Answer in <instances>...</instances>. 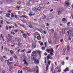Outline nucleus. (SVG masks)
Segmentation results:
<instances>
[{"instance_id": "f257e3e1", "label": "nucleus", "mask_w": 73, "mask_h": 73, "mask_svg": "<svg viewBox=\"0 0 73 73\" xmlns=\"http://www.w3.org/2000/svg\"><path fill=\"white\" fill-rule=\"evenodd\" d=\"M65 5L66 7H69V5H70V4L69 3L68 1H65Z\"/></svg>"}, {"instance_id": "f03ea898", "label": "nucleus", "mask_w": 73, "mask_h": 73, "mask_svg": "<svg viewBox=\"0 0 73 73\" xmlns=\"http://www.w3.org/2000/svg\"><path fill=\"white\" fill-rule=\"evenodd\" d=\"M62 21L63 23H66V22H67V21H66V18H62Z\"/></svg>"}, {"instance_id": "7ed1b4c3", "label": "nucleus", "mask_w": 73, "mask_h": 73, "mask_svg": "<svg viewBox=\"0 0 73 73\" xmlns=\"http://www.w3.org/2000/svg\"><path fill=\"white\" fill-rule=\"evenodd\" d=\"M12 38V37L11 36H8L7 39H8V41H10L11 42V41H12V39H11V38Z\"/></svg>"}, {"instance_id": "20e7f679", "label": "nucleus", "mask_w": 73, "mask_h": 73, "mask_svg": "<svg viewBox=\"0 0 73 73\" xmlns=\"http://www.w3.org/2000/svg\"><path fill=\"white\" fill-rule=\"evenodd\" d=\"M36 51H33L32 52V56H36Z\"/></svg>"}, {"instance_id": "39448f33", "label": "nucleus", "mask_w": 73, "mask_h": 73, "mask_svg": "<svg viewBox=\"0 0 73 73\" xmlns=\"http://www.w3.org/2000/svg\"><path fill=\"white\" fill-rule=\"evenodd\" d=\"M39 36H37L36 37L37 39L38 40H41V36L40 35H38Z\"/></svg>"}, {"instance_id": "423d86ee", "label": "nucleus", "mask_w": 73, "mask_h": 73, "mask_svg": "<svg viewBox=\"0 0 73 73\" xmlns=\"http://www.w3.org/2000/svg\"><path fill=\"white\" fill-rule=\"evenodd\" d=\"M37 52L38 54L40 57L41 56V52L40 51H38Z\"/></svg>"}, {"instance_id": "0eeeda50", "label": "nucleus", "mask_w": 73, "mask_h": 73, "mask_svg": "<svg viewBox=\"0 0 73 73\" xmlns=\"http://www.w3.org/2000/svg\"><path fill=\"white\" fill-rule=\"evenodd\" d=\"M34 63L35 64H38L39 63V61L36 60L34 61Z\"/></svg>"}, {"instance_id": "6e6552de", "label": "nucleus", "mask_w": 73, "mask_h": 73, "mask_svg": "<svg viewBox=\"0 0 73 73\" xmlns=\"http://www.w3.org/2000/svg\"><path fill=\"white\" fill-rule=\"evenodd\" d=\"M15 42H17V41L18 42H20L21 41V40L20 39L17 38H15Z\"/></svg>"}, {"instance_id": "1a4fd4ad", "label": "nucleus", "mask_w": 73, "mask_h": 73, "mask_svg": "<svg viewBox=\"0 0 73 73\" xmlns=\"http://www.w3.org/2000/svg\"><path fill=\"white\" fill-rule=\"evenodd\" d=\"M36 44H33L32 46V48H33V49H35V48H36Z\"/></svg>"}, {"instance_id": "9d476101", "label": "nucleus", "mask_w": 73, "mask_h": 73, "mask_svg": "<svg viewBox=\"0 0 73 73\" xmlns=\"http://www.w3.org/2000/svg\"><path fill=\"white\" fill-rule=\"evenodd\" d=\"M34 70V71H36V70H38V67H36V68H34L33 69Z\"/></svg>"}, {"instance_id": "9b49d317", "label": "nucleus", "mask_w": 73, "mask_h": 73, "mask_svg": "<svg viewBox=\"0 0 73 73\" xmlns=\"http://www.w3.org/2000/svg\"><path fill=\"white\" fill-rule=\"evenodd\" d=\"M26 70H27L28 71V72H31V69L29 68H28V67H26Z\"/></svg>"}, {"instance_id": "f8f14e48", "label": "nucleus", "mask_w": 73, "mask_h": 73, "mask_svg": "<svg viewBox=\"0 0 73 73\" xmlns=\"http://www.w3.org/2000/svg\"><path fill=\"white\" fill-rule=\"evenodd\" d=\"M27 35L25 34H24L23 35V37L24 38H26L27 37Z\"/></svg>"}, {"instance_id": "ddd939ff", "label": "nucleus", "mask_w": 73, "mask_h": 73, "mask_svg": "<svg viewBox=\"0 0 73 73\" xmlns=\"http://www.w3.org/2000/svg\"><path fill=\"white\" fill-rule=\"evenodd\" d=\"M13 57H14V58H15V59H18V58H17V56H16V55L15 54H14L13 55Z\"/></svg>"}, {"instance_id": "4468645a", "label": "nucleus", "mask_w": 73, "mask_h": 73, "mask_svg": "<svg viewBox=\"0 0 73 73\" xmlns=\"http://www.w3.org/2000/svg\"><path fill=\"white\" fill-rule=\"evenodd\" d=\"M10 53H11V54H14V52L12 50L10 51Z\"/></svg>"}, {"instance_id": "2eb2a0df", "label": "nucleus", "mask_w": 73, "mask_h": 73, "mask_svg": "<svg viewBox=\"0 0 73 73\" xmlns=\"http://www.w3.org/2000/svg\"><path fill=\"white\" fill-rule=\"evenodd\" d=\"M10 15H11V14H7L6 15V16L7 17H10Z\"/></svg>"}, {"instance_id": "dca6fc26", "label": "nucleus", "mask_w": 73, "mask_h": 73, "mask_svg": "<svg viewBox=\"0 0 73 73\" xmlns=\"http://www.w3.org/2000/svg\"><path fill=\"white\" fill-rule=\"evenodd\" d=\"M47 57H49L50 59H52V57L50 56V55L48 54V56Z\"/></svg>"}, {"instance_id": "f3484780", "label": "nucleus", "mask_w": 73, "mask_h": 73, "mask_svg": "<svg viewBox=\"0 0 73 73\" xmlns=\"http://www.w3.org/2000/svg\"><path fill=\"white\" fill-rule=\"evenodd\" d=\"M48 68H49V65H47L46 66V71L48 70Z\"/></svg>"}, {"instance_id": "a211bd4d", "label": "nucleus", "mask_w": 73, "mask_h": 73, "mask_svg": "<svg viewBox=\"0 0 73 73\" xmlns=\"http://www.w3.org/2000/svg\"><path fill=\"white\" fill-rule=\"evenodd\" d=\"M50 52H52L53 53L54 52V50H53V49H52L51 50H50Z\"/></svg>"}, {"instance_id": "6ab92c4d", "label": "nucleus", "mask_w": 73, "mask_h": 73, "mask_svg": "<svg viewBox=\"0 0 73 73\" xmlns=\"http://www.w3.org/2000/svg\"><path fill=\"white\" fill-rule=\"evenodd\" d=\"M11 17H15V15H13V13H12L11 14Z\"/></svg>"}, {"instance_id": "aec40b11", "label": "nucleus", "mask_w": 73, "mask_h": 73, "mask_svg": "<svg viewBox=\"0 0 73 73\" xmlns=\"http://www.w3.org/2000/svg\"><path fill=\"white\" fill-rule=\"evenodd\" d=\"M50 56H54V54L52 52H50Z\"/></svg>"}, {"instance_id": "412c9836", "label": "nucleus", "mask_w": 73, "mask_h": 73, "mask_svg": "<svg viewBox=\"0 0 73 73\" xmlns=\"http://www.w3.org/2000/svg\"><path fill=\"white\" fill-rule=\"evenodd\" d=\"M62 33L63 34H65V29H62Z\"/></svg>"}, {"instance_id": "4be33fe9", "label": "nucleus", "mask_w": 73, "mask_h": 73, "mask_svg": "<svg viewBox=\"0 0 73 73\" xmlns=\"http://www.w3.org/2000/svg\"><path fill=\"white\" fill-rule=\"evenodd\" d=\"M64 71L65 72H66V71H68V68H67L65 70H64Z\"/></svg>"}, {"instance_id": "5701e85b", "label": "nucleus", "mask_w": 73, "mask_h": 73, "mask_svg": "<svg viewBox=\"0 0 73 73\" xmlns=\"http://www.w3.org/2000/svg\"><path fill=\"white\" fill-rule=\"evenodd\" d=\"M33 60H34V61H35L36 60H37V59L35 57H34L33 59Z\"/></svg>"}, {"instance_id": "b1692460", "label": "nucleus", "mask_w": 73, "mask_h": 73, "mask_svg": "<svg viewBox=\"0 0 73 73\" xmlns=\"http://www.w3.org/2000/svg\"><path fill=\"white\" fill-rule=\"evenodd\" d=\"M26 5L28 6H29V5H30V3H29V2H27L26 4Z\"/></svg>"}, {"instance_id": "393cba45", "label": "nucleus", "mask_w": 73, "mask_h": 73, "mask_svg": "<svg viewBox=\"0 0 73 73\" xmlns=\"http://www.w3.org/2000/svg\"><path fill=\"white\" fill-rule=\"evenodd\" d=\"M56 32H55L54 33V38H55V37H56Z\"/></svg>"}, {"instance_id": "a878e982", "label": "nucleus", "mask_w": 73, "mask_h": 73, "mask_svg": "<svg viewBox=\"0 0 73 73\" xmlns=\"http://www.w3.org/2000/svg\"><path fill=\"white\" fill-rule=\"evenodd\" d=\"M14 25L16 27V28H18V26H17V25L16 24V23H14Z\"/></svg>"}, {"instance_id": "bb28decb", "label": "nucleus", "mask_w": 73, "mask_h": 73, "mask_svg": "<svg viewBox=\"0 0 73 73\" xmlns=\"http://www.w3.org/2000/svg\"><path fill=\"white\" fill-rule=\"evenodd\" d=\"M24 64L26 65V66H27V65H28V63H27V62H26V61L24 62Z\"/></svg>"}, {"instance_id": "cd10ccee", "label": "nucleus", "mask_w": 73, "mask_h": 73, "mask_svg": "<svg viewBox=\"0 0 73 73\" xmlns=\"http://www.w3.org/2000/svg\"><path fill=\"white\" fill-rule=\"evenodd\" d=\"M51 32L53 34V33H54V30L53 29H51Z\"/></svg>"}, {"instance_id": "c85d7f7f", "label": "nucleus", "mask_w": 73, "mask_h": 73, "mask_svg": "<svg viewBox=\"0 0 73 73\" xmlns=\"http://www.w3.org/2000/svg\"><path fill=\"white\" fill-rule=\"evenodd\" d=\"M14 17L15 18V19H18V18L17 16L16 15H15Z\"/></svg>"}, {"instance_id": "c756f323", "label": "nucleus", "mask_w": 73, "mask_h": 73, "mask_svg": "<svg viewBox=\"0 0 73 73\" xmlns=\"http://www.w3.org/2000/svg\"><path fill=\"white\" fill-rule=\"evenodd\" d=\"M24 51H25V49H24L23 50H22L21 51V52H22V53H24Z\"/></svg>"}, {"instance_id": "7c9ffc66", "label": "nucleus", "mask_w": 73, "mask_h": 73, "mask_svg": "<svg viewBox=\"0 0 73 73\" xmlns=\"http://www.w3.org/2000/svg\"><path fill=\"white\" fill-rule=\"evenodd\" d=\"M3 60H4V58H3L1 57V61H3Z\"/></svg>"}, {"instance_id": "2f4dec72", "label": "nucleus", "mask_w": 73, "mask_h": 73, "mask_svg": "<svg viewBox=\"0 0 73 73\" xmlns=\"http://www.w3.org/2000/svg\"><path fill=\"white\" fill-rule=\"evenodd\" d=\"M16 8H17L18 10H19V8H20V7H16Z\"/></svg>"}, {"instance_id": "473e14b6", "label": "nucleus", "mask_w": 73, "mask_h": 73, "mask_svg": "<svg viewBox=\"0 0 73 73\" xmlns=\"http://www.w3.org/2000/svg\"><path fill=\"white\" fill-rule=\"evenodd\" d=\"M8 13H12V11H8Z\"/></svg>"}, {"instance_id": "72a5a7b5", "label": "nucleus", "mask_w": 73, "mask_h": 73, "mask_svg": "<svg viewBox=\"0 0 73 73\" xmlns=\"http://www.w3.org/2000/svg\"><path fill=\"white\" fill-rule=\"evenodd\" d=\"M47 52H48L49 53V52H50V50H49V49H47L46 50Z\"/></svg>"}, {"instance_id": "f704fd0d", "label": "nucleus", "mask_w": 73, "mask_h": 73, "mask_svg": "<svg viewBox=\"0 0 73 73\" xmlns=\"http://www.w3.org/2000/svg\"><path fill=\"white\" fill-rule=\"evenodd\" d=\"M62 65H64V62H62L61 63Z\"/></svg>"}, {"instance_id": "c9c22d12", "label": "nucleus", "mask_w": 73, "mask_h": 73, "mask_svg": "<svg viewBox=\"0 0 73 73\" xmlns=\"http://www.w3.org/2000/svg\"><path fill=\"white\" fill-rule=\"evenodd\" d=\"M45 64H46V58H45V61H44Z\"/></svg>"}, {"instance_id": "e433bc0d", "label": "nucleus", "mask_w": 73, "mask_h": 73, "mask_svg": "<svg viewBox=\"0 0 73 73\" xmlns=\"http://www.w3.org/2000/svg\"><path fill=\"white\" fill-rule=\"evenodd\" d=\"M29 27L30 28H32V25H29Z\"/></svg>"}, {"instance_id": "4c0bfd02", "label": "nucleus", "mask_w": 73, "mask_h": 73, "mask_svg": "<svg viewBox=\"0 0 73 73\" xmlns=\"http://www.w3.org/2000/svg\"><path fill=\"white\" fill-rule=\"evenodd\" d=\"M70 23V22H69L67 24V25H68V26H69Z\"/></svg>"}, {"instance_id": "58836bf2", "label": "nucleus", "mask_w": 73, "mask_h": 73, "mask_svg": "<svg viewBox=\"0 0 73 73\" xmlns=\"http://www.w3.org/2000/svg\"><path fill=\"white\" fill-rule=\"evenodd\" d=\"M45 49V47H42V50H44Z\"/></svg>"}, {"instance_id": "ea45409f", "label": "nucleus", "mask_w": 73, "mask_h": 73, "mask_svg": "<svg viewBox=\"0 0 73 73\" xmlns=\"http://www.w3.org/2000/svg\"><path fill=\"white\" fill-rule=\"evenodd\" d=\"M12 63H13V62H11L10 63H9V62H8V64H10V65H11L12 64Z\"/></svg>"}, {"instance_id": "a19ab883", "label": "nucleus", "mask_w": 73, "mask_h": 73, "mask_svg": "<svg viewBox=\"0 0 73 73\" xmlns=\"http://www.w3.org/2000/svg\"><path fill=\"white\" fill-rule=\"evenodd\" d=\"M53 66H52L51 67V71H52V70H53Z\"/></svg>"}, {"instance_id": "79ce46f5", "label": "nucleus", "mask_w": 73, "mask_h": 73, "mask_svg": "<svg viewBox=\"0 0 73 73\" xmlns=\"http://www.w3.org/2000/svg\"><path fill=\"white\" fill-rule=\"evenodd\" d=\"M17 4H21V2L20 1H19L17 3Z\"/></svg>"}, {"instance_id": "37998d69", "label": "nucleus", "mask_w": 73, "mask_h": 73, "mask_svg": "<svg viewBox=\"0 0 73 73\" xmlns=\"http://www.w3.org/2000/svg\"><path fill=\"white\" fill-rule=\"evenodd\" d=\"M27 35H28V36H31V34H29V33H27Z\"/></svg>"}, {"instance_id": "c03bdc74", "label": "nucleus", "mask_w": 73, "mask_h": 73, "mask_svg": "<svg viewBox=\"0 0 73 73\" xmlns=\"http://www.w3.org/2000/svg\"><path fill=\"white\" fill-rule=\"evenodd\" d=\"M50 61L48 60V65H50Z\"/></svg>"}, {"instance_id": "a18cd8bd", "label": "nucleus", "mask_w": 73, "mask_h": 73, "mask_svg": "<svg viewBox=\"0 0 73 73\" xmlns=\"http://www.w3.org/2000/svg\"><path fill=\"white\" fill-rule=\"evenodd\" d=\"M66 50V49L64 48L63 50V52H65Z\"/></svg>"}, {"instance_id": "49530a36", "label": "nucleus", "mask_w": 73, "mask_h": 73, "mask_svg": "<svg viewBox=\"0 0 73 73\" xmlns=\"http://www.w3.org/2000/svg\"><path fill=\"white\" fill-rule=\"evenodd\" d=\"M41 7H39L38 8V10H40V9H41Z\"/></svg>"}, {"instance_id": "de8ad7c7", "label": "nucleus", "mask_w": 73, "mask_h": 73, "mask_svg": "<svg viewBox=\"0 0 73 73\" xmlns=\"http://www.w3.org/2000/svg\"><path fill=\"white\" fill-rule=\"evenodd\" d=\"M70 48H69V46L67 47V50H69L70 49Z\"/></svg>"}, {"instance_id": "09e8293b", "label": "nucleus", "mask_w": 73, "mask_h": 73, "mask_svg": "<svg viewBox=\"0 0 73 73\" xmlns=\"http://www.w3.org/2000/svg\"><path fill=\"white\" fill-rule=\"evenodd\" d=\"M37 10H38V9L37 8H35V11H37Z\"/></svg>"}, {"instance_id": "8fccbe9b", "label": "nucleus", "mask_w": 73, "mask_h": 73, "mask_svg": "<svg viewBox=\"0 0 73 73\" xmlns=\"http://www.w3.org/2000/svg\"><path fill=\"white\" fill-rule=\"evenodd\" d=\"M48 42L50 44L52 42H51V41H50V40H48Z\"/></svg>"}, {"instance_id": "3c124183", "label": "nucleus", "mask_w": 73, "mask_h": 73, "mask_svg": "<svg viewBox=\"0 0 73 73\" xmlns=\"http://www.w3.org/2000/svg\"><path fill=\"white\" fill-rule=\"evenodd\" d=\"M18 14L19 15H21V12H19L18 13Z\"/></svg>"}, {"instance_id": "603ef678", "label": "nucleus", "mask_w": 73, "mask_h": 73, "mask_svg": "<svg viewBox=\"0 0 73 73\" xmlns=\"http://www.w3.org/2000/svg\"><path fill=\"white\" fill-rule=\"evenodd\" d=\"M21 26L22 27H23V28H25V26H23L22 25H21Z\"/></svg>"}, {"instance_id": "864d4df0", "label": "nucleus", "mask_w": 73, "mask_h": 73, "mask_svg": "<svg viewBox=\"0 0 73 73\" xmlns=\"http://www.w3.org/2000/svg\"><path fill=\"white\" fill-rule=\"evenodd\" d=\"M40 45L41 46H42V45H43V42H41L40 44Z\"/></svg>"}, {"instance_id": "5fc2aeb1", "label": "nucleus", "mask_w": 73, "mask_h": 73, "mask_svg": "<svg viewBox=\"0 0 73 73\" xmlns=\"http://www.w3.org/2000/svg\"><path fill=\"white\" fill-rule=\"evenodd\" d=\"M28 58L29 59H30V58H31V56H28Z\"/></svg>"}, {"instance_id": "6e6d98bb", "label": "nucleus", "mask_w": 73, "mask_h": 73, "mask_svg": "<svg viewBox=\"0 0 73 73\" xmlns=\"http://www.w3.org/2000/svg\"><path fill=\"white\" fill-rule=\"evenodd\" d=\"M45 47H46V42H45L44 43Z\"/></svg>"}, {"instance_id": "4d7b16f0", "label": "nucleus", "mask_w": 73, "mask_h": 73, "mask_svg": "<svg viewBox=\"0 0 73 73\" xmlns=\"http://www.w3.org/2000/svg\"><path fill=\"white\" fill-rule=\"evenodd\" d=\"M31 28H32L33 29H34L35 28V27L33 26H32V27Z\"/></svg>"}, {"instance_id": "13d9d810", "label": "nucleus", "mask_w": 73, "mask_h": 73, "mask_svg": "<svg viewBox=\"0 0 73 73\" xmlns=\"http://www.w3.org/2000/svg\"><path fill=\"white\" fill-rule=\"evenodd\" d=\"M18 45L19 46H21V43H18Z\"/></svg>"}, {"instance_id": "bf43d9fd", "label": "nucleus", "mask_w": 73, "mask_h": 73, "mask_svg": "<svg viewBox=\"0 0 73 73\" xmlns=\"http://www.w3.org/2000/svg\"><path fill=\"white\" fill-rule=\"evenodd\" d=\"M5 70H3V71L2 72V73H5Z\"/></svg>"}, {"instance_id": "052dcab7", "label": "nucleus", "mask_w": 73, "mask_h": 73, "mask_svg": "<svg viewBox=\"0 0 73 73\" xmlns=\"http://www.w3.org/2000/svg\"><path fill=\"white\" fill-rule=\"evenodd\" d=\"M6 29H7V30H8V26H7L6 27Z\"/></svg>"}, {"instance_id": "680f3d73", "label": "nucleus", "mask_w": 73, "mask_h": 73, "mask_svg": "<svg viewBox=\"0 0 73 73\" xmlns=\"http://www.w3.org/2000/svg\"><path fill=\"white\" fill-rule=\"evenodd\" d=\"M10 61H12V60H13V58H10Z\"/></svg>"}, {"instance_id": "e2e57ef3", "label": "nucleus", "mask_w": 73, "mask_h": 73, "mask_svg": "<svg viewBox=\"0 0 73 73\" xmlns=\"http://www.w3.org/2000/svg\"><path fill=\"white\" fill-rule=\"evenodd\" d=\"M3 21L1 20L0 22L1 24H3Z\"/></svg>"}, {"instance_id": "0e129e2a", "label": "nucleus", "mask_w": 73, "mask_h": 73, "mask_svg": "<svg viewBox=\"0 0 73 73\" xmlns=\"http://www.w3.org/2000/svg\"><path fill=\"white\" fill-rule=\"evenodd\" d=\"M36 73H39V72H38V70H37L36 71Z\"/></svg>"}, {"instance_id": "69168bd1", "label": "nucleus", "mask_w": 73, "mask_h": 73, "mask_svg": "<svg viewBox=\"0 0 73 73\" xmlns=\"http://www.w3.org/2000/svg\"><path fill=\"white\" fill-rule=\"evenodd\" d=\"M12 28V27L11 26H9V29H11Z\"/></svg>"}, {"instance_id": "338daca9", "label": "nucleus", "mask_w": 73, "mask_h": 73, "mask_svg": "<svg viewBox=\"0 0 73 73\" xmlns=\"http://www.w3.org/2000/svg\"><path fill=\"white\" fill-rule=\"evenodd\" d=\"M63 41V39H62V40H60V42H62Z\"/></svg>"}, {"instance_id": "774afa93", "label": "nucleus", "mask_w": 73, "mask_h": 73, "mask_svg": "<svg viewBox=\"0 0 73 73\" xmlns=\"http://www.w3.org/2000/svg\"><path fill=\"white\" fill-rule=\"evenodd\" d=\"M68 40H70V41H71V38H70V37H69Z\"/></svg>"}]
</instances>
